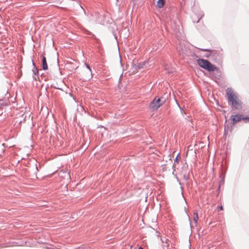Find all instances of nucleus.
I'll use <instances>...</instances> for the list:
<instances>
[{
    "mask_svg": "<svg viewBox=\"0 0 249 249\" xmlns=\"http://www.w3.org/2000/svg\"><path fill=\"white\" fill-rule=\"evenodd\" d=\"M34 69H35L36 70V72H37V71L36 69L35 68V67H34L33 69H32V71H34V73L35 74H36V71H34Z\"/></svg>",
    "mask_w": 249,
    "mask_h": 249,
    "instance_id": "9d476101",
    "label": "nucleus"
},
{
    "mask_svg": "<svg viewBox=\"0 0 249 249\" xmlns=\"http://www.w3.org/2000/svg\"><path fill=\"white\" fill-rule=\"evenodd\" d=\"M249 120V117H244L242 115L239 114H232L230 117L231 123L234 125V124L240 122L241 120Z\"/></svg>",
    "mask_w": 249,
    "mask_h": 249,
    "instance_id": "20e7f679",
    "label": "nucleus"
},
{
    "mask_svg": "<svg viewBox=\"0 0 249 249\" xmlns=\"http://www.w3.org/2000/svg\"><path fill=\"white\" fill-rule=\"evenodd\" d=\"M35 165H36V171H38V168H37V165H36V164H35Z\"/></svg>",
    "mask_w": 249,
    "mask_h": 249,
    "instance_id": "f8f14e48",
    "label": "nucleus"
},
{
    "mask_svg": "<svg viewBox=\"0 0 249 249\" xmlns=\"http://www.w3.org/2000/svg\"><path fill=\"white\" fill-rule=\"evenodd\" d=\"M197 64L200 67L208 71H213L217 69L216 67L206 60L199 59L197 60Z\"/></svg>",
    "mask_w": 249,
    "mask_h": 249,
    "instance_id": "f03ea898",
    "label": "nucleus"
},
{
    "mask_svg": "<svg viewBox=\"0 0 249 249\" xmlns=\"http://www.w3.org/2000/svg\"><path fill=\"white\" fill-rule=\"evenodd\" d=\"M165 102L163 98L156 97L150 104L149 108L153 111H157Z\"/></svg>",
    "mask_w": 249,
    "mask_h": 249,
    "instance_id": "7ed1b4c3",
    "label": "nucleus"
},
{
    "mask_svg": "<svg viewBox=\"0 0 249 249\" xmlns=\"http://www.w3.org/2000/svg\"><path fill=\"white\" fill-rule=\"evenodd\" d=\"M139 249H142V248L140 247L139 248Z\"/></svg>",
    "mask_w": 249,
    "mask_h": 249,
    "instance_id": "ddd939ff",
    "label": "nucleus"
},
{
    "mask_svg": "<svg viewBox=\"0 0 249 249\" xmlns=\"http://www.w3.org/2000/svg\"><path fill=\"white\" fill-rule=\"evenodd\" d=\"M180 159V157L178 155L175 160L174 164H175L176 163H178Z\"/></svg>",
    "mask_w": 249,
    "mask_h": 249,
    "instance_id": "6e6552de",
    "label": "nucleus"
},
{
    "mask_svg": "<svg viewBox=\"0 0 249 249\" xmlns=\"http://www.w3.org/2000/svg\"><path fill=\"white\" fill-rule=\"evenodd\" d=\"M42 67L43 69L44 70H46L48 69V65L47 64L46 59L45 56H43L42 58Z\"/></svg>",
    "mask_w": 249,
    "mask_h": 249,
    "instance_id": "423d86ee",
    "label": "nucleus"
},
{
    "mask_svg": "<svg viewBox=\"0 0 249 249\" xmlns=\"http://www.w3.org/2000/svg\"><path fill=\"white\" fill-rule=\"evenodd\" d=\"M198 220V215L197 212H194L193 214V220L195 226H196L197 221Z\"/></svg>",
    "mask_w": 249,
    "mask_h": 249,
    "instance_id": "39448f33",
    "label": "nucleus"
},
{
    "mask_svg": "<svg viewBox=\"0 0 249 249\" xmlns=\"http://www.w3.org/2000/svg\"><path fill=\"white\" fill-rule=\"evenodd\" d=\"M86 66L87 68L88 69H89V71H90V72H91V69H90V67H89V66L88 64H86Z\"/></svg>",
    "mask_w": 249,
    "mask_h": 249,
    "instance_id": "1a4fd4ad",
    "label": "nucleus"
},
{
    "mask_svg": "<svg viewBox=\"0 0 249 249\" xmlns=\"http://www.w3.org/2000/svg\"><path fill=\"white\" fill-rule=\"evenodd\" d=\"M164 4V0H158L157 1V6L159 8H162Z\"/></svg>",
    "mask_w": 249,
    "mask_h": 249,
    "instance_id": "0eeeda50",
    "label": "nucleus"
},
{
    "mask_svg": "<svg viewBox=\"0 0 249 249\" xmlns=\"http://www.w3.org/2000/svg\"><path fill=\"white\" fill-rule=\"evenodd\" d=\"M226 92L228 100L231 103V106L235 109H241L242 107V102L237 94L231 88L227 89Z\"/></svg>",
    "mask_w": 249,
    "mask_h": 249,
    "instance_id": "f257e3e1",
    "label": "nucleus"
},
{
    "mask_svg": "<svg viewBox=\"0 0 249 249\" xmlns=\"http://www.w3.org/2000/svg\"><path fill=\"white\" fill-rule=\"evenodd\" d=\"M36 178H37V176H36Z\"/></svg>",
    "mask_w": 249,
    "mask_h": 249,
    "instance_id": "4468645a",
    "label": "nucleus"
},
{
    "mask_svg": "<svg viewBox=\"0 0 249 249\" xmlns=\"http://www.w3.org/2000/svg\"><path fill=\"white\" fill-rule=\"evenodd\" d=\"M219 209L220 210H223V207L222 206H221L220 207H219Z\"/></svg>",
    "mask_w": 249,
    "mask_h": 249,
    "instance_id": "9b49d317",
    "label": "nucleus"
}]
</instances>
